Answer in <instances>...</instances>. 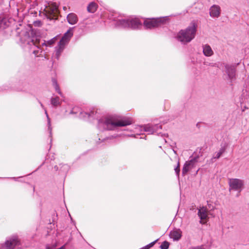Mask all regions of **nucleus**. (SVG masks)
I'll list each match as a JSON object with an SVG mask.
<instances>
[{
  "mask_svg": "<svg viewBox=\"0 0 249 249\" xmlns=\"http://www.w3.org/2000/svg\"><path fill=\"white\" fill-rule=\"evenodd\" d=\"M20 41L24 45H29V48L36 56L41 55L42 51V46L40 45V40L36 37L31 36L30 32L23 31L20 36Z\"/></svg>",
  "mask_w": 249,
  "mask_h": 249,
  "instance_id": "nucleus-1",
  "label": "nucleus"
},
{
  "mask_svg": "<svg viewBox=\"0 0 249 249\" xmlns=\"http://www.w3.org/2000/svg\"><path fill=\"white\" fill-rule=\"evenodd\" d=\"M197 25L195 21L184 30H181L177 36V39L183 44L191 42L195 37L197 31Z\"/></svg>",
  "mask_w": 249,
  "mask_h": 249,
  "instance_id": "nucleus-2",
  "label": "nucleus"
},
{
  "mask_svg": "<svg viewBox=\"0 0 249 249\" xmlns=\"http://www.w3.org/2000/svg\"><path fill=\"white\" fill-rule=\"evenodd\" d=\"M132 121L129 119L118 120L113 117L106 118L104 121L106 128L111 130L116 126H124L132 124Z\"/></svg>",
  "mask_w": 249,
  "mask_h": 249,
  "instance_id": "nucleus-3",
  "label": "nucleus"
},
{
  "mask_svg": "<svg viewBox=\"0 0 249 249\" xmlns=\"http://www.w3.org/2000/svg\"><path fill=\"white\" fill-rule=\"evenodd\" d=\"M116 24L119 26L124 28H130L132 29H139L142 26L140 20L136 18L129 19H119L117 21Z\"/></svg>",
  "mask_w": 249,
  "mask_h": 249,
  "instance_id": "nucleus-4",
  "label": "nucleus"
},
{
  "mask_svg": "<svg viewBox=\"0 0 249 249\" xmlns=\"http://www.w3.org/2000/svg\"><path fill=\"white\" fill-rule=\"evenodd\" d=\"M72 33L71 29H69L68 31L64 35L61 39L59 42V43L57 47L55 48V56L57 59H58L60 56L62 52L64 49L65 45L68 43L70 38L72 36Z\"/></svg>",
  "mask_w": 249,
  "mask_h": 249,
  "instance_id": "nucleus-5",
  "label": "nucleus"
},
{
  "mask_svg": "<svg viewBox=\"0 0 249 249\" xmlns=\"http://www.w3.org/2000/svg\"><path fill=\"white\" fill-rule=\"evenodd\" d=\"M229 190L237 191L240 192L242 190L244 182V181L238 178H230L229 180Z\"/></svg>",
  "mask_w": 249,
  "mask_h": 249,
  "instance_id": "nucleus-6",
  "label": "nucleus"
},
{
  "mask_svg": "<svg viewBox=\"0 0 249 249\" xmlns=\"http://www.w3.org/2000/svg\"><path fill=\"white\" fill-rule=\"evenodd\" d=\"M45 11L48 18L53 19L58 14V6L54 3L49 4L48 6L46 7Z\"/></svg>",
  "mask_w": 249,
  "mask_h": 249,
  "instance_id": "nucleus-7",
  "label": "nucleus"
},
{
  "mask_svg": "<svg viewBox=\"0 0 249 249\" xmlns=\"http://www.w3.org/2000/svg\"><path fill=\"white\" fill-rule=\"evenodd\" d=\"M20 245V242L17 237L9 239L4 244H0V249H14Z\"/></svg>",
  "mask_w": 249,
  "mask_h": 249,
  "instance_id": "nucleus-8",
  "label": "nucleus"
},
{
  "mask_svg": "<svg viewBox=\"0 0 249 249\" xmlns=\"http://www.w3.org/2000/svg\"><path fill=\"white\" fill-rule=\"evenodd\" d=\"M165 19L163 18H153L152 19L146 20L143 23L144 27L146 29H151L160 26L163 23Z\"/></svg>",
  "mask_w": 249,
  "mask_h": 249,
  "instance_id": "nucleus-9",
  "label": "nucleus"
},
{
  "mask_svg": "<svg viewBox=\"0 0 249 249\" xmlns=\"http://www.w3.org/2000/svg\"><path fill=\"white\" fill-rule=\"evenodd\" d=\"M198 157L193 158L185 163L182 169L183 175L186 174L190 170L195 166L198 161Z\"/></svg>",
  "mask_w": 249,
  "mask_h": 249,
  "instance_id": "nucleus-10",
  "label": "nucleus"
},
{
  "mask_svg": "<svg viewBox=\"0 0 249 249\" xmlns=\"http://www.w3.org/2000/svg\"><path fill=\"white\" fill-rule=\"evenodd\" d=\"M144 130L145 132L149 134H152L154 133H159V129H161V126L159 124H148L143 126Z\"/></svg>",
  "mask_w": 249,
  "mask_h": 249,
  "instance_id": "nucleus-11",
  "label": "nucleus"
},
{
  "mask_svg": "<svg viewBox=\"0 0 249 249\" xmlns=\"http://www.w3.org/2000/svg\"><path fill=\"white\" fill-rule=\"evenodd\" d=\"M198 215L200 219V223L205 224L208 218V210L205 207H200L198 210Z\"/></svg>",
  "mask_w": 249,
  "mask_h": 249,
  "instance_id": "nucleus-12",
  "label": "nucleus"
},
{
  "mask_svg": "<svg viewBox=\"0 0 249 249\" xmlns=\"http://www.w3.org/2000/svg\"><path fill=\"white\" fill-rule=\"evenodd\" d=\"M221 8L217 5H213L210 8V15L212 18H218L220 16Z\"/></svg>",
  "mask_w": 249,
  "mask_h": 249,
  "instance_id": "nucleus-13",
  "label": "nucleus"
},
{
  "mask_svg": "<svg viewBox=\"0 0 249 249\" xmlns=\"http://www.w3.org/2000/svg\"><path fill=\"white\" fill-rule=\"evenodd\" d=\"M226 72L227 74L229 79L232 80L235 76V70L233 66L225 65Z\"/></svg>",
  "mask_w": 249,
  "mask_h": 249,
  "instance_id": "nucleus-14",
  "label": "nucleus"
},
{
  "mask_svg": "<svg viewBox=\"0 0 249 249\" xmlns=\"http://www.w3.org/2000/svg\"><path fill=\"white\" fill-rule=\"evenodd\" d=\"M203 53L206 56H211L213 54V52L211 46L208 44L203 46Z\"/></svg>",
  "mask_w": 249,
  "mask_h": 249,
  "instance_id": "nucleus-15",
  "label": "nucleus"
},
{
  "mask_svg": "<svg viewBox=\"0 0 249 249\" xmlns=\"http://www.w3.org/2000/svg\"><path fill=\"white\" fill-rule=\"evenodd\" d=\"M68 22L71 25L75 24L78 21L77 16L73 13L69 14L67 17Z\"/></svg>",
  "mask_w": 249,
  "mask_h": 249,
  "instance_id": "nucleus-16",
  "label": "nucleus"
},
{
  "mask_svg": "<svg viewBox=\"0 0 249 249\" xmlns=\"http://www.w3.org/2000/svg\"><path fill=\"white\" fill-rule=\"evenodd\" d=\"M39 102V104L41 105V107L44 109L45 113V114L46 115V117L47 118L48 127V130H49V133H50V136L52 137V128L51 127V119L49 117L47 111L46 109L44 108V107L43 105V104L40 101Z\"/></svg>",
  "mask_w": 249,
  "mask_h": 249,
  "instance_id": "nucleus-17",
  "label": "nucleus"
},
{
  "mask_svg": "<svg viewBox=\"0 0 249 249\" xmlns=\"http://www.w3.org/2000/svg\"><path fill=\"white\" fill-rule=\"evenodd\" d=\"M57 40V36H55L51 39L46 41L44 40V42L41 43L42 47H52Z\"/></svg>",
  "mask_w": 249,
  "mask_h": 249,
  "instance_id": "nucleus-18",
  "label": "nucleus"
},
{
  "mask_svg": "<svg viewBox=\"0 0 249 249\" xmlns=\"http://www.w3.org/2000/svg\"><path fill=\"white\" fill-rule=\"evenodd\" d=\"M97 9V5L94 2H90L88 7H87V10L88 11V12H90V13H93L94 12H95L96 11Z\"/></svg>",
  "mask_w": 249,
  "mask_h": 249,
  "instance_id": "nucleus-19",
  "label": "nucleus"
},
{
  "mask_svg": "<svg viewBox=\"0 0 249 249\" xmlns=\"http://www.w3.org/2000/svg\"><path fill=\"white\" fill-rule=\"evenodd\" d=\"M51 104L54 107H57L60 105L61 102L58 97H52L51 99Z\"/></svg>",
  "mask_w": 249,
  "mask_h": 249,
  "instance_id": "nucleus-20",
  "label": "nucleus"
},
{
  "mask_svg": "<svg viewBox=\"0 0 249 249\" xmlns=\"http://www.w3.org/2000/svg\"><path fill=\"white\" fill-rule=\"evenodd\" d=\"M53 85L55 89V90L58 92L59 94L62 96V92L60 91L59 86L57 84V82L55 79H53L52 80Z\"/></svg>",
  "mask_w": 249,
  "mask_h": 249,
  "instance_id": "nucleus-21",
  "label": "nucleus"
},
{
  "mask_svg": "<svg viewBox=\"0 0 249 249\" xmlns=\"http://www.w3.org/2000/svg\"><path fill=\"white\" fill-rule=\"evenodd\" d=\"M170 238L173 239L174 241H178L181 237L182 234H169Z\"/></svg>",
  "mask_w": 249,
  "mask_h": 249,
  "instance_id": "nucleus-22",
  "label": "nucleus"
},
{
  "mask_svg": "<svg viewBox=\"0 0 249 249\" xmlns=\"http://www.w3.org/2000/svg\"><path fill=\"white\" fill-rule=\"evenodd\" d=\"M169 243L166 241L163 242L160 246L161 249H168L169 248Z\"/></svg>",
  "mask_w": 249,
  "mask_h": 249,
  "instance_id": "nucleus-23",
  "label": "nucleus"
},
{
  "mask_svg": "<svg viewBox=\"0 0 249 249\" xmlns=\"http://www.w3.org/2000/svg\"><path fill=\"white\" fill-rule=\"evenodd\" d=\"M221 155L219 152H215L212 158V160H213V159H218L220 157Z\"/></svg>",
  "mask_w": 249,
  "mask_h": 249,
  "instance_id": "nucleus-24",
  "label": "nucleus"
},
{
  "mask_svg": "<svg viewBox=\"0 0 249 249\" xmlns=\"http://www.w3.org/2000/svg\"><path fill=\"white\" fill-rule=\"evenodd\" d=\"M226 148L227 145L225 144L223 146H221V148L218 152H219L222 155L225 152Z\"/></svg>",
  "mask_w": 249,
  "mask_h": 249,
  "instance_id": "nucleus-25",
  "label": "nucleus"
},
{
  "mask_svg": "<svg viewBox=\"0 0 249 249\" xmlns=\"http://www.w3.org/2000/svg\"><path fill=\"white\" fill-rule=\"evenodd\" d=\"M175 171L178 177L179 174V171H180L179 162H178L177 166L175 168Z\"/></svg>",
  "mask_w": 249,
  "mask_h": 249,
  "instance_id": "nucleus-26",
  "label": "nucleus"
},
{
  "mask_svg": "<svg viewBox=\"0 0 249 249\" xmlns=\"http://www.w3.org/2000/svg\"><path fill=\"white\" fill-rule=\"evenodd\" d=\"M83 113H84L88 117H92L93 116V114H94V111H90V113H87V112L83 113L82 112H80V114L81 115H82Z\"/></svg>",
  "mask_w": 249,
  "mask_h": 249,
  "instance_id": "nucleus-27",
  "label": "nucleus"
},
{
  "mask_svg": "<svg viewBox=\"0 0 249 249\" xmlns=\"http://www.w3.org/2000/svg\"><path fill=\"white\" fill-rule=\"evenodd\" d=\"M158 240V239H157L155 240V241H154L153 242L150 243L148 245H146V246L148 247L147 248H148V249H149L150 248L152 247L155 244V243L157 242Z\"/></svg>",
  "mask_w": 249,
  "mask_h": 249,
  "instance_id": "nucleus-28",
  "label": "nucleus"
},
{
  "mask_svg": "<svg viewBox=\"0 0 249 249\" xmlns=\"http://www.w3.org/2000/svg\"><path fill=\"white\" fill-rule=\"evenodd\" d=\"M158 240V239H157L155 240V241H154L153 242L150 243L148 245H146V246L148 247L147 248H148V249H149L150 248L152 247L155 244V243L157 242Z\"/></svg>",
  "mask_w": 249,
  "mask_h": 249,
  "instance_id": "nucleus-29",
  "label": "nucleus"
},
{
  "mask_svg": "<svg viewBox=\"0 0 249 249\" xmlns=\"http://www.w3.org/2000/svg\"><path fill=\"white\" fill-rule=\"evenodd\" d=\"M60 166H61V168H63V171L65 172L69 169V166L67 164H60Z\"/></svg>",
  "mask_w": 249,
  "mask_h": 249,
  "instance_id": "nucleus-30",
  "label": "nucleus"
},
{
  "mask_svg": "<svg viewBox=\"0 0 249 249\" xmlns=\"http://www.w3.org/2000/svg\"><path fill=\"white\" fill-rule=\"evenodd\" d=\"M204 64L207 66H210L212 67H215L216 66V65L215 63H211L208 62H204Z\"/></svg>",
  "mask_w": 249,
  "mask_h": 249,
  "instance_id": "nucleus-31",
  "label": "nucleus"
},
{
  "mask_svg": "<svg viewBox=\"0 0 249 249\" xmlns=\"http://www.w3.org/2000/svg\"><path fill=\"white\" fill-rule=\"evenodd\" d=\"M75 109V108H73L72 110L71 111V113H76V112L74 111Z\"/></svg>",
  "mask_w": 249,
  "mask_h": 249,
  "instance_id": "nucleus-32",
  "label": "nucleus"
},
{
  "mask_svg": "<svg viewBox=\"0 0 249 249\" xmlns=\"http://www.w3.org/2000/svg\"><path fill=\"white\" fill-rule=\"evenodd\" d=\"M54 168L55 170V171H57L58 169V167L57 165L54 166Z\"/></svg>",
  "mask_w": 249,
  "mask_h": 249,
  "instance_id": "nucleus-33",
  "label": "nucleus"
},
{
  "mask_svg": "<svg viewBox=\"0 0 249 249\" xmlns=\"http://www.w3.org/2000/svg\"><path fill=\"white\" fill-rule=\"evenodd\" d=\"M148 247H147L146 246L142 248L141 249H148V248H147Z\"/></svg>",
  "mask_w": 249,
  "mask_h": 249,
  "instance_id": "nucleus-34",
  "label": "nucleus"
},
{
  "mask_svg": "<svg viewBox=\"0 0 249 249\" xmlns=\"http://www.w3.org/2000/svg\"><path fill=\"white\" fill-rule=\"evenodd\" d=\"M46 249H50L48 245L46 246Z\"/></svg>",
  "mask_w": 249,
  "mask_h": 249,
  "instance_id": "nucleus-35",
  "label": "nucleus"
},
{
  "mask_svg": "<svg viewBox=\"0 0 249 249\" xmlns=\"http://www.w3.org/2000/svg\"><path fill=\"white\" fill-rule=\"evenodd\" d=\"M173 233L175 234V233H178L177 231H174Z\"/></svg>",
  "mask_w": 249,
  "mask_h": 249,
  "instance_id": "nucleus-36",
  "label": "nucleus"
},
{
  "mask_svg": "<svg viewBox=\"0 0 249 249\" xmlns=\"http://www.w3.org/2000/svg\"><path fill=\"white\" fill-rule=\"evenodd\" d=\"M101 121H99V124H101Z\"/></svg>",
  "mask_w": 249,
  "mask_h": 249,
  "instance_id": "nucleus-37",
  "label": "nucleus"
}]
</instances>
